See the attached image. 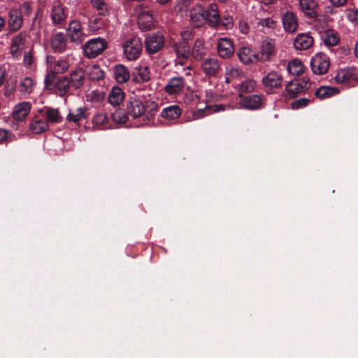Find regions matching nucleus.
I'll return each instance as SVG.
<instances>
[{"label":"nucleus","mask_w":358,"mask_h":358,"mask_svg":"<svg viewBox=\"0 0 358 358\" xmlns=\"http://www.w3.org/2000/svg\"><path fill=\"white\" fill-rule=\"evenodd\" d=\"M158 108L159 106L156 102L136 96L130 97L127 102V114L134 119L145 117L149 120L155 115Z\"/></svg>","instance_id":"nucleus-1"},{"label":"nucleus","mask_w":358,"mask_h":358,"mask_svg":"<svg viewBox=\"0 0 358 358\" xmlns=\"http://www.w3.org/2000/svg\"><path fill=\"white\" fill-rule=\"evenodd\" d=\"M106 41L101 38L89 40L83 47L85 56L89 59L96 57L106 48Z\"/></svg>","instance_id":"nucleus-2"},{"label":"nucleus","mask_w":358,"mask_h":358,"mask_svg":"<svg viewBox=\"0 0 358 358\" xmlns=\"http://www.w3.org/2000/svg\"><path fill=\"white\" fill-rule=\"evenodd\" d=\"M48 66L51 71L45 76V84L46 86L52 83L55 74L64 73L69 69L70 65L67 59H59L58 60L49 61Z\"/></svg>","instance_id":"nucleus-3"},{"label":"nucleus","mask_w":358,"mask_h":358,"mask_svg":"<svg viewBox=\"0 0 358 358\" xmlns=\"http://www.w3.org/2000/svg\"><path fill=\"white\" fill-rule=\"evenodd\" d=\"M143 44L139 38L134 37L126 41L123 45L124 53L129 61L137 59L141 52Z\"/></svg>","instance_id":"nucleus-4"},{"label":"nucleus","mask_w":358,"mask_h":358,"mask_svg":"<svg viewBox=\"0 0 358 358\" xmlns=\"http://www.w3.org/2000/svg\"><path fill=\"white\" fill-rule=\"evenodd\" d=\"M329 66V58L322 52L315 55L310 61V68L313 73L316 75L325 74L328 71Z\"/></svg>","instance_id":"nucleus-5"},{"label":"nucleus","mask_w":358,"mask_h":358,"mask_svg":"<svg viewBox=\"0 0 358 358\" xmlns=\"http://www.w3.org/2000/svg\"><path fill=\"white\" fill-rule=\"evenodd\" d=\"M44 109L38 110V114L34 115L29 121V129L34 134H41L49 129V123L42 115Z\"/></svg>","instance_id":"nucleus-6"},{"label":"nucleus","mask_w":358,"mask_h":358,"mask_svg":"<svg viewBox=\"0 0 358 358\" xmlns=\"http://www.w3.org/2000/svg\"><path fill=\"white\" fill-rule=\"evenodd\" d=\"M66 32L71 41L77 44H81L87 37L81 23L78 20L69 23Z\"/></svg>","instance_id":"nucleus-7"},{"label":"nucleus","mask_w":358,"mask_h":358,"mask_svg":"<svg viewBox=\"0 0 358 358\" xmlns=\"http://www.w3.org/2000/svg\"><path fill=\"white\" fill-rule=\"evenodd\" d=\"M262 81L264 87L267 90L271 91L282 86L283 77L278 72L272 71L264 76Z\"/></svg>","instance_id":"nucleus-8"},{"label":"nucleus","mask_w":358,"mask_h":358,"mask_svg":"<svg viewBox=\"0 0 358 358\" xmlns=\"http://www.w3.org/2000/svg\"><path fill=\"white\" fill-rule=\"evenodd\" d=\"M164 45L162 34L157 32L149 36L145 41V49L149 54H155L159 51Z\"/></svg>","instance_id":"nucleus-9"},{"label":"nucleus","mask_w":358,"mask_h":358,"mask_svg":"<svg viewBox=\"0 0 358 358\" xmlns=\"http://www.w3.org/2000/svg\"><path fill=\"white\" fill-rule=\"evenodd\" d=\"M217 52L220 57L228 59L234 53V47L232 41L227 37L221 38L218 40Z\"/></svg>","instance_id":"nucleus-10"},{"label":"nucleus","mask_w":358,"mask_h":358,"mask_svg":"<svg viewBox=\"0 0 358 358\" xmlns=\"http://www.w3.org/2000/svg\"><path fill=\"white\" fill-rule=\"evenodd\" d=\"M282 23L284 30L287 33L296 32L299 27L297 17L292 11L289 10L283 13Z\"/></svg>","instance_id":"nucleus-11"},{"label":"nucleus","mask_w":358,"mask_h":358,"mask_svg":"<svg viewBox=\"0 0 358 358\" xmlns=\"http://www.w3.org/2000/svg\"><path fill=\"white\" fill-rule=\"evenodd\" d=\"M8 28L10 31H17L22 26L23 18L21 12L16 8H11L8 13Z\"/></svg>","instance_id":"nucleus-12"},{"label":"nucleus","mask_w":358,"mask_h":358,"mask_svg":"<svg viewBox=\"0 0 358 358\" xmlns=\"http://www.w3.org/2000/svg\"><path fill=\"white\" fill-rule=\"evenodd\" d=\"M220 68L218 59L215 58H208L201 64L202 71L208 78L216 76Z\"/></svg>","instance_id":"nucleus-13"},{"label":"nucleus","mask_w":358,"mask_h":358,"mask_svg":"<svg viewBox=\"0 0 358 358\" xmlns=\"http://www.w3.org/2000/svg\"><path fill=\"white\" fill-rule=\"evenodd\" d=\"M185 86V82L182 77H174L171 78L165 86V91L169 95L181 93Z\"/></svg>","instance_id":"nucleus-14"},{"label":"nucleus","mask_w":358,"mask_h":358,"mask_svg":"<svg viewBox=\"0 0 358 358\" xmlns=\"http://www.w3.org/2000/svg\"><path fill=\"white\" fill-rule=\"evenodd\" d=\"M275 55V44L271 41H264L259 55V61L265 62L272 59Z\"/></svg>","instance_id":"nucleus-15"},{"label":"nucleus","mask_w":358,"mask_h":358,"mask_svg":"<svg viewBox=\"0 0 358 358\" xmlns=\"http://www.w3.org/2000/svg\"><path fill=\"white\" fill-rule=\"evenodd\" d=\"M31 104L29 101H22L17 104L13 110L12 115L17 121H23L30 113Z\"/></svg>","instance_id":"nucleus-16"},{"label":"nucleus","mask_w":358,"mask_h":358,"mask_svg":"<svg viewBox=\"0 0 358 358\" xmlns=\"http://www.w3.org/2000/svg\"><path fill=\"white\" fill-rule=\"evenodd\" d=\"M263 101V96L254 94L245 96L241 101L243 108L250 110H256L260 108Z\"/></svg>","instance_id":"nucleus-17"},{"label":"nucleus","mask_w":358,"mask_h":358,"mask_svg":"<svg viewBox=\"0 0 358 358\" xmlns=\"http://www.w3.org/2000/svg\"><path fill=\"white\" fill-rule=\"evenodd\" d=\"M220 20L217 6L211 3L208 9L205 10V21H207L210 27H215L219 25Z\"/></svg>","instance_id":"nucleus-18"},{"label":"nucleus","mask_w":358,"mask_h":358,"mask_svg":"<svg viewBox=\"0 0 358 358\" xmlns=\"http://www.w3.org/2000/svg\"><path fill=\"white\" fill-rule=\"evenodd\" d=\"M69 80L71 83V87L78 90L80 88L85 80V73L83 69L77 68L71 71Z\"/></svg>","instance_id":"nucleus-19"},{"label":"nucleus","mask_w":358,"mask_h":358,"mask_svg":"<svg viewBox=\"0 0 358 358\" xmlns=\"http://www.w3.org/2000/svg\"><path fill=\"white\" fill-rule=\"evenodd\" d=\"M190 19L196 27H201L205 22V10L199 6H195L190 11Z\"/></svg>","instance_id":"nucleus-20"},{"label":"nucleus","mask_w":358,"mask_h":358,"mask_svg":"<svg viewBox=\"0 0 358 358\" xmlns=\"http://www.w3.org/2000/svg\"><path fill=\"white\" fill-rule=\"evenodd\" d=\"M239 59L245 64H253L259 61V55L255 54L248 47L241 48L238 52Z\"/></svg>","instance_id":"nucleus-21"},{"label":"nucleus","mask_w":358,"mask_h":358,"mask_svg":"<svg viewBox=\"0 0 358 358\" xmlns=\"http://www.w3.org/2000/svg\"><path fill=\"white\" fill-rule=\"evenodd\" d=\"M88 115L87 108L86 107H80L70 110L66 116V120L69 122L77 124L80 121L87 119Z\"/></svg>","instance_id":"nucleus-22"},{"label":"nucleus","mask_w":358,"mask_h":358,"mask_svg":"<svg viewBox=\"0 0 358 358\" xmlns=\"http://www.w3.org/2000/svg\"><path fill=\"white\" fill-rule=\"evenodd\" d=\"M317 4L315 0H299V7L301 10L306 16L313 18L317 15Z\"/></svg>","instance_id":"nucleus-23"},{"label":"nucleus","mask_w":358,"mask_h":358,"mask_svg":"<svg viewBox=\"0 0 358 358\" xmlns=\"http://www.w3.org/2000/svg\"><path fill=\"white\" fill-rule=\"evenodd\" d=\"M313 44V38L308 34H299L296 36L294 45L297 50H307Z\"/></svg>","instance_id":"nucleus-24"},{"label":"nucleus","mask_w":358,"mask_h":358,"mask_svg":"<svg viewBox=\"0 0 358 358\" xmlns=\"http://www.w3.org/2000/svg\"><path fill=\"white\" fill-rule=\"evenodd\" d=\"M66 17L64 8L59 4L53 6L51 10V19L55 25H62L65 22Z\"/></svg>","instance_id":"nucleus-25"},{"label":"nucleus","mask_w":358,"mask_h":358,"mask_svg":"<svg viewBox=\"0 0 358 358\" xmlns=\"http://www.w3.org/2000/svg\"><path fill=\"white\" fill-rule=\"evenodd\" d=\"M138 23L143 30H149L154 27V18L147 10H142L138 15Z\"/></svg>","instance_id":"nucleus-26"},{"label":"nucleus","mask_w":358,"mask_h":358,"mask_svg":"<svg viewBox=\"0 0 358 358\" xmlns=\"http://www.w3.org/2000/svg\"><path fill=\"white\" fill-rule=\"evenodd\" d=\"M66 42L65 35L62 32L57 33L51 38V47L54 52H62L66 49Z\"/></svg>","instance_id":"nucleus-27"},{"label":"nucleus","mask_w":358,"mask_h":358,"mask_svg":"<svg viewBox=\"0 0 358 358\" xmlns=\"http://www.w3.org/2000/svg\"><path fill=\"white\" fill-rule=\"evenodd\" d=\"M113 73L115 79L120 84L127 83L130 78L129 70L122 64H117L114 67Z\"/></svg>","instance_id":"nucleus-28"},{"label":"nucleus","mask_w":358,"mask_h":358,"mask_svg":"<svg viewBox=\"0 0 358 358\" xmlns=\"http://www.w3.org/2000/svg\"><path fill=\"white\" fill-rule=\"evenodd\" d=\"M196 60H201L206 55V48L204 41L201 38H197L189 52V55Z\"/></svg>","instance_id":"nucleus-29"},{"label":"nucleus","mask_w":358,"mask_h":358,"mask_svg":"<svg viewBox=\"0 0 358 358\" xmlns=\"http://www.w3.org/2000/svg\"><path fill=\"white\" fill-rule=\"evenodd\" d=\"M71 88H72L71 83L67 76L62 77L55 84L57 93L62 97L69 94Z\"/></svg>","instance_id":"nucleus-30"},{"label":"nucleus","mask_w":358,"mask_h":358,"mask_svg":"<svg viewBox=\"0 0 358 358\" xmlns=\"http://www.w3.org/2000/svg\"><path fill=\"white\" fill-rule=\"evenodd\" d=\"M182 113L181 108L177 105H172L164 108L162 113L161 116L169 120H173L178 118Z\"/></svg>","instance_id":"nucleus-31"},{"label":"nucleus","mask_w":358,"mask_h":358,"mask_svg":"<svg viewBox=\"0 0 358 358\" xmlns=\"http://www.w3.org/2000/svg\"><path fill=\"white\" fill-rule=\"evenodd\" d=\"M339 92L338 88L335 87L321 86L315 91V95L320 99H325L338 94Z\"/></svg>","instance_id":"nucleus-32"},{"label":"nucleus","mask_w":358,"mask_h":358,"mask_svg":"<svg viewBox=\"0 0 358 358\" xmlns=\"http://www.w3.org/2000/svg\"><path fill=\"white\" fill-rule=\"evenodd\" d=\"M178 59H187L189 55V50L187 42L185 41L175 43L173 45Z\"/></svg>","instance_id":"nucleus-33"},{"label":"nucleus","mask_w":358,"mask_h":358,"mask_svg":"<svg viewBox=\"0 0 358 358\" xmlns=\"http://www.w3.org/2000/svg\"><path fill=\"white\" fill-rule=\"evenodd\" d=\"M150 79V71L148 66H139L136 68L133 80L136 83H145Z\"/></svg>","instance_id":"nucleus-34"},{"label":"nucleus","mask_w":358,"mask_h":358,"mask_svg":"<svg viewBox=\"0 0 358 358\" xmlns=\"http://www.w3.org/2000/svg\"><path fill=\"white\" fill-rule=\"evenodd\" d=\"M93 129L101 130L107 128L108 119L104 113H97L92 117Z\"/></svg>","instance_id":"nucleus-35"},{"label":"nucleus","mask_w":358,"mask_h":358,"mask_svg":"<svg viewBox=\"0 0 358 358\" xmlns=\"http://www.w3.org/2000/svg\"><path fill=\"white\" fill-rule=\"evenodd\" d=\"M45 118L51 123H59L62 121V117L57 108H45Z\"/></svg>","instance_id":"nucleus-36"},{"label":"nucleus","mask_w":358,"mask_h":358,"mask_svg":"<svg viewBox=\"0 0 358 358\" xmlns=\"http://www.w3.org/2000/svg\"><path fill=\"white\" fill-rule=\"evenodd\" d=\"M123 99L124 92L122 90L118 87H113L108 96L110 103L113 106L119 105L123 101Z\"/></svg>","instance_id":"nucleus-37"},{"label":"nucleus","mask_w":358,"mask_h":358,"mask_svg":"<svg viewBox=\"0 0 358 358\" xmlns=\"http://www.w3.org/2000/svg\"><path fill=\"white\" fill-rule=\"evenodd\" d=\"M26 39L25 33H20L12 38L10 50L13 54L16 53L24 45Z\"/></svg>","instance_id":"nucleus-38"},{"label":"nucleus","mask_w":358,"mask_h":358,"mask_svg":"<svg viewBox=\"0 0 358 358\" xmlns=\"http://www.w3.org/2000/svg\"><path fill=\"white\" fill-rule=\"evenodd\" d=\"M304 66L302 62L297 59H292L288 63L287 71L289 73L298 76L303 73Z\"/></svg>","instance_id":"nucleus-39"},{"label":"nucleus","mask_w":358,"mask_h":358,"mask_svg":"<svg viewBox=\"0 0 358 358\" xmlns=\"http://www.w3.org/2000/svg\"><path fill=\"white\" fill-rule=\"evenodd\" d=\"M256 82L253 79H248L240 83L237 90L241 94L250 93L255 90Z\"/></svg>","instance_id":"nucleus-40"},{"label":"nucleus","mask_w":358,"mask_h":358,"mask_svg":"<svg viewBox=\"0 0 358 358\" xmlns=\"http://www.w3.org/2000/svg\"><path fill=\"white\" fill-rule=\"evenodd\" d=\"M87 75L92 80H100L104 77V72L97 65H92L87 69Z\"/></svg>","instance_id":"nucleus-41"},{"label":"nucleus","mask_w":358,"mask_h":358,"mask_svg":"<svg viewBox=\"0 0 358 358\" xmlns=\"http://www.w3.org/2000/svg\"><path fill=\"white\" fill-rule=\"evenodd\" d=\"M354 79V73L350 69H341L335 76L337 83H343Z\"/></svg>","instance_id":"nucleus-42"},{"label":"nucleus","mask_w":358,"mask_h":358,"mask_svg":"<svg viewBox=\"0 0 358 358\" xmlns=\"http://www.w3.org/2000/svg\"><path fill=\"white\" fill-rule=\"evenodd\" d=\"M286 91L291 98H294L298 94L303 92L296 80L289 82L287 85Z\"/></svg>","instance_id":"nucleus-43"},{"label":"nucleus","mask_w":358,"mask_h":358,"mask_svg":"<svg viewBox=\"0 0 358 358\" xmlns=\"http://www.w3.org/2000/svg\"><path fill=\"white\" fill-rule=\"evenodd\" d=\"M323 41L326 45L328 46H334L338 44L339 41V38L336 34L334 33L332 31H327L324 33L323 36Z\"/></svg>","instance_id":"nucleus-44"},{"label":"nucleus","mask_w":358,"mask_h":358,"mask_svg":"<svg viewBox=\"0 0 358 358\" xmlns=\"http://www.w3.org/2000/svg\"><path fill=\"white\" fill-rule=\"evenodd\" d=\"M15 136L8 129L0 128V145L11 142Z\"/></svg>","instance_id":"nucleus-45"},{"label":"nucleus","mask_w":358,"mask_h":358,"mask_svg":"<svg viewBox=\"0 0 358 358\" xmlns=\"http://www.w3.org/2000/svg\"><path fill=\"white\" fill-rule=\"evenodd\" d=\"M33 80L31 78H24L20 85V92L29 94L32 91Z\"/></svg>","instance_id":"nucleus-46"},{"label":"nucleus","mask_w":358,"mask_h":358,"mask_svg":"<svg viewBox=\"0 0 358 358\" xmlns=\"http://www.w3.org/2000/svg\"><path fill=\"white\" fill-rule=\"evenodd\" d=\"M225 73L231 78H238L243 75V72L240 69L231 66L226 67Z\"/></svg>","instance_id":"nucleus-47"},{"label":"nucleus","mask_w":358,"mask_h":358,"mask_svg":"<svg viewBox=\"0 0 358 358\" xmlns=\"http://www.w3.org/2000/svg\"><path fill=\"white\" fill-rule=\"evenodd\" d=\"M93 7L96 8L99 14L104 15L107 12V7L104 0H90Z\"/></svg>","instance_id":"nucleus-48"},{"label":"nucleus","mask_w":358,"mask_h":358,"mask_svg":"<svg viewBox=\"0 0 358 358\" xmlns=\"http://www.w3.org/2000/svg\"><path fill=\"white\" fill-rule=\"evenodd\" d=\"M113 120L117 123L124 124L127 121V116L123 110L119 109L113 114Z\"/></svg>","instance_id":"nucleus-49"},{"label":"nucleus","mask_w":358,"mask_h":358,"mask_svg":"<svg viewBox=\"0 0 358 358\" xmlns=\"http://www.w3.org/2000/svg\"><path fill=\"white\" fill-rule=\"evenodd\" d=\"M310 102V99L306 98H301L297 100H295L291 103V108L292 109H299L303 107L306 106Z\"/></svg>","instance_id":"nucleus-50"},{"label":"nucleus","mask_w":358,"mask_h":358,"mask_svg":"<svg viewBox=\"0 0 358 358\" xmlns=\"http://www.w3.org/2000/svg\"><path fill=\"white\" fill-rule=\"evenodd\" d=\"M276 22L271 17L262 18L258 22V25L262 27L274 28Z\"/></svg>","instance_id":"nucleus-51"},{"label":"nucleus","mask_w":358,"mask_h":358,"mask_svg":"<svg viewBox=\"0 0 358 358\" xmlns=\"http://www.w3.org/2000/svg\"><path fill=\"white\" fill-rule=\"evenodd\" d=\"M296 80L299 83L301 89L302 90V91L303 92H306V90H308L311 86V83H310L309 78H308L303 77L300 80Z\"/></svg>","instance_id":"nucleus-52"},{"label":"nucleus","mask_w":358,"mask_h":358,"mask_svg":"<svg viewBox=\"0 0 358 358\" xmlns=\"http://www.w3.org/2000/svg\"><path fill=\"white\" fill-rule=\"evenodd\" d=\"M207 110L208 109H206V107L204 108L194 110L192 113L193 120H199L206 117L207 115Z\"/></svg>","instance_id":"nucleus-53"},{"label":"nucleus","mask_w":358,"mask_h":358,"mask_svg":"<svg viewBox=\"0 0 358 358\" xmlns=\"http://www.w3.org/2000/svg\"><path fill=\"white\" fill-rule=\"evenodd\" d=\"M348 17L351 22L358 24V10L355 9L349 10Z\"/></svg>","instance_id":"nucleus-54"},{"label":"nucleus","mask_w":358,"mask_h":358,"mask_svg":"<svg viewBox=\"0 0 358 358\" xmlns=\"http://www.w3.org/2000/svg\"><path fill=\"white\" fill-rule=\"evenodd\" d=\"M206 109H208L210 113H217L224 110V106L221 104H215L212 106H206Z\"/></svg>","instance_id":"nucleus-55"},{"label":"nucleus","mask_w":358,"mask_h":358,"mask_svg":"<svg viewBox=\"0 0 358 358\" xmlns=\"http://www.w3.org/2000/svg\"><path fill=\"white\" fill-rule=\"evenodd\" d=\"M7 74V69L5 66H0V87L5 81L6 76Z\"/></svg>","instance_id":"nucleus-56"},{"label":"nucleus","mask_w":358,"mask_h":358,"mask_svg":"<svg viewBox=\"0 0 358 358\" xmlns=\"http://www.w3.org/2000/svg\"><path fill=\"white\" fill-rule=\"evenodd\" d=\"M24 64L25 66H30L33 62L32 56L29 52H26L24 55Z\"/></svg>","instance_id":"nucleus-57"},{"label":"nucleus","mask_w":358,"mask_h":358,"mask_svg":"<svg viewBox=\"0 0 358 358\" xmlns=\"http://www.w3.org/2000/svg\"><path fill=\"white\" fill-rule=\"evenodd\" d=\"M331 2L336 6H343L347 0H330Z\"/></svg>","instance_id":"nucleus-58"},{"label":"nucleus","mask_w":358,"mask_h":358,"mask_svg":"<svg viewBox=\"0 0 358 358\" xmlns=\"http://www.w3.org/2000/svg\"><path fill=\"white\" fill-rule=\"evenodd\" d=\"M187 59H178L176 62V65H180L181 66H184L186 63Z\"/></svg>","instance_id":"nucleus-59"},{"label":"nucleus","mask_w":358,"mask_h":358,"mask_svg":"<svg viewBox=\"0 0 358 358\" xmlns=\"http://www.w3.org/2000/svg\"><path fill=\"white\" fill-rule=\"evenodd\" d=\"M275 1L276 0H261L262 3L266 6L273 4V3L275 2Z\"/></svg>","instance_id":"nucleus-60"},{"label":"nucleus","mask_w":358,"mask_h":358,"mask_svg":"<svg viewBox=\"0 0 358 358\" xmlns=\"http://www.w3.org/2000/svg\"><path fill=\"white\" fill-rule=\"evenodd\" d=\"M171 0H156L157 3H159V4L162 5V6L167 4Z\"/></svg>","instance_id":"nucleus-61"},{"label":"nucleus","mask_w":358,"mask_h":358,"mask_svg":"<svg viewBox=\"0 0 358 358\" xmlns=\"http://www.w3.org/2000/svg\"><path fill=\"white\" fill-rule=\"evenodd\" d=\"M22 7H23V8H24L27 11V13H30L31 12L30 6H29V3H24L22 4Z\"/></svg>","instance_id":"nucleus-62"},{"label":"nucleus","mask_w":358,"mask_h":358,"mask_svg":"<svg viewBox=\"0 0 358 358\" xmlns=\"http://www.w3.org/2000/svg\"><path fill=\"white\" fill-rule=\"evenodd\" d=\"M5 26V20L4 19L0 16V31L3 29V27Z\"/></svg>","instance_id":"nucleus-63"},{"label":"nucleus","mask_w":358,"mask_h":358,"mask_svg":"<svg viewBox=\"0 0 358 358\" xmlns=\"http://www.w3.org/2000/svg\"><path fill=\"white\" fill-rule=\"evenodd\" d=\"M355 53L357 57H358V41L356 43L355 48Z\"/></svg>","instance_id":"nucleus-64"}]
</instances>
